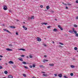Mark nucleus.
Listing matches in <instances>:
<instances>
[{"instance_id":"f257e3e1","label":"nucleus","mask_w":78,"mask_h":78,"mask_svg":"<svg viewBox=\"0 0 78 78\" xmlns=\"http://www.w3.org/2000/svg\"><path fill=\"white\" fill-rule=\"evenodd\" d=\"M3 6L4 7L3 9L4 10H5V11L7 10V9H8V8L7 7V6H6L5 5Z\"/></svg>"},{"instance_id":"f03ea898","label":"nucleus","mask_w":78,"mask_h":78,"mask_svg":"<svg viewBox=\"0 0 78 78\" xmlns=\"http://www.w3.org/2000/svg\"><path fill=\"white\" fill-rule=\"evenodd\" d=\"M37 39L39 42H41V39L40 37H38L37 38Z\"/></svg>"},{"instance_id":"7ed1b4c3","label":"nucleus","mask_w":78,"mask_h":78,"mask_svg":"<svg viewBox=\"0 0 78 78\" xmlns=\"http://www.w3.org/2000/svg\"><path fill=\"white\" fill-rule=\"evenodd\" d=\"M3 30L5 31H6L7 32H8L9 33H11V32L9 31L8 30H7L6 29H4Z\"/></svg>"},{"instance_id":"20e7f679","label":"nucleus","mask_w":78,"mask_h":78,"mask_svg":"<svg viewBox=\"0 0 78 78\" xmlns=\"http://www.w3.org/2000/svg\"><path fill=\"white\" fill-rule=\"evenodd\" d=\"M58 28H60L61 30H63V29L62 28V27H61V26L60 25H58Z\"/></svg>"},{"instance_id":"39448f33","label":"nucleus","mask_w":78,"mask_h":78,"mask_svg":"<svg viewBox=\"0 0 78 78\" xmlns=\"http://www.w3.org/2000/svg\"><path fill=\"white\" fill-rule=\"evenodd\" d=\"M6 50H7V51H12V50L11 49H10L9 48H6Z\"/></svg>"},{"instance_id":"423d86ee","label":"nucleus","mask_w":78,"mask_h":78,"mask_svg":"<svg viewBox=\"0 0 78 78\" xmlns=\"http://www.w3.org/2000/svg\"><path fill=\"white\" fill-rule=\"evenodd\" d=\"M62 74H60L58 75V77L60 78H61L62 77Z\"/></svg>"},{"instance_id":"0eeeda50","label":"nucleus","mask_w":78,"mask_h":78,"mask_svg":"<svg viewBox=\"0 0 78 78\" xmlns=\"http://www.w3.org/2000/svg\"><path fill=\"white\" fill-rule=\"evenodd\" d=\"M8 78H13V77H12V76L11 75H9L8 76Z\"/></svg>"},{"instance_id":"6e6552de","label":"nucleus","mask_w":78,"mask_h":78,"mask_svg":"<svg viewBox=\"0 0 78 78\" xmlns=\"http://www.w3.org/2000/svg\"><path fill=\"white\" fill-rule=\"evenodd\" d=\"M23 28L24 30H27V28L26 27H25L24 26H23Z\"/></svg>"},{"instance_id":"1a4fd4ad","label":"nucleus","mask_w":78,"mask_h":78,"mask_svg":"<svg viewBox=\"0 0 78 78\" xmlns=\"http://www.w3.org/2000/svg\"><path fill=\"white\" fill-rule=\"evenodd\" d=\"M18 59L20 61H23V59H22V58H18Z\"/></svg>"},{"instance_id":"9d476101","label":"nucleus","mask_w":78,"mask_h":78,"mask_svg":"<svg viewBox=\"0 0 78 78\" xmlns=\"http://www.w3.org/2000/svg\"><path fill=\"white\" fill-rule=\"evenodd\" d=\"M69 33H70L71 34H73V31L71 30H69Z\"/></svg>"},{"instance_id":"9b49d317","label":"nucleus","mask_w":78,"mask_h":78,"mask_svg":"<svg viewBox=\"0 0 78 78\" xmlns=\"http://www.w3.org/2000/svg\"><path fill=\"white\" fill-rule=\"evenodd\" d=\"M19 50H23V51H25V49H19Z\"/></svg>"},{"instance_id":"f8f14e48","label":"nucleus","mask_w":78,"mask_h":78,"mask_svg":"<svg viewBox=\"0 0 78 78\" xmlns=\"http://www.w3.org/2000/svg\"><path fill=\"white\" fill-rule=\"evenodd\" d=\"M9 64H14V63L12 61H10L9 62Z\"/></svg>"},{"instance_id":"ddd939ff","label":"nucleus","mask_w":78,"mask_h":78,"mask_svg":"<svg viewBox=\"0 0 78 78\" xmlns=\"http://www.w3.org/2000/svg\"><path fill=\"white\" fill-rule=\"evenodd\" d=\"M10 28H15L16 27L14 26H10Z\"/></svg>"},{"instance_id":"4468645a","label":"nucleus","mask_w":78,"mask_h":78,"mask_svg":"<svg viewBox=\"0 0 78 78\" xmlns=\"http://www.w3.org/2000/svg\"><path fill=\"white\" fill-rule=\"evenodd\" d=\"M30 18L31 19H34V16H32Z\"/></svg>"},{"instance_id":"2eb2a0df","label":"nucleus","mask_w":78,"mask_h":78,"mask_svg":"<svg viewBox=\"0 0 78 78\" xmlns=\"http://www.w3.org/2000/svg\"><path fill=\"white\" fill-rule=\"evenodd\" d=\"M49 65L50 66H54V64H49Z\"/></svg>"},{"instance_id":"dca6fc26","label":"nucleus","mask_w":78,"mask_h":78,"mask_svg":"<svg viewBox=\"0 0 78 78\" xmlns=\"http://www.w3.org/2000/svg\"><path fill=\"white\" fill-rule=\"evenodd\" d=\"M53 31H58V30H57V29H53Z\"/></svg>"},{"instance_id":"f3484780","label":"nucleus","mask_w":78,"mask_h":78,"mask_svg":"<svg viewBox=\"0 0 78 78\" xmlns=\"http://www.w3.org/2000/svg\"><path fill=\"white\" fill-rule=\"evenodd\" d=\"M22 63L23 64H27V63L26 62H22Z\"/></svg>"},{"instance_id":"a211bd4d","label":"nucleus","mask_w":78,"mask_h":78,"mask_svg":"<svg viewBox=\"0 0 78 78\" xmlns=\"http://www.w3.org/2000/svg\"><path fill=\"white\" fill-rule=\"evenodd\" d=\"M39 66L41 68H44V66H43L42 65H39Z\"/></svg>"},{"instance_id":"6ab92c4d","label":"nucleus","mask_w":78,"mask_h":78,"mask_svg":"<svg viewBox=\"0 0 78 78\" xmlns=\"http://www.w3.org/2000/svg\"><path fill=\"white\" fill-rule=\"evenodd\" d=\"M43 76H48V75H47V74H43Z\"/></svg>"},{"instance_id":"aec40b11","label":"nucleus","mask_w":78,"mask_h":78,"mask_svg":"<svg viewBox=\"0 0 78 78\" xmlns=\"http://www.w3.org/2000/svg\"><path fill=\"white\" fill-rule=\"evenodd\" d=\"M71 68H74L75 66L73 65H71Z\"/></svg>"},{"instance_id":"412c9836","label":"nucleus","mask_w":78,"mask_h":78,"mask_svg":"<svg viewBox=\"0 0 78 78\" xmlns=\"http://www.w3.org/2000/svg\"><path fill=\"white\" fill-rule=\"evenodd\" d=\"M4 73H5V74H7V73H8V71H4Z\"/></svg>"},{"instance_id":"4be33fe9","label":"nucleus","mask_w":78,"mask_h":78,"mask_svg":"<svg viewBox=\"0 0 78 78\" xmlns=\"http://www.w3.org/2000/svg\"><path fill=\"white\" fill-rule=\"evenodd\" d=\"M50 7H49V6H47L46 7V9H48Z\"/></svg>"},{"instance_id":"5701e85b","label":"nucleus","mask_w":78,"mask_h":78,"mask_svg":"<svg viewBox=\"0 0 78 78\" xmlns=\"http://www.w3.org/2000/svg\"><path fill=\"white\" fill-rule=\"evenodd\" d=\"M77 49L78 48H77V47H75L74 48V50H77Z\"/></svg>"},{"instance_id":"b1692460","label":"nucleus","mask_w":78,"mask_h":78,"mask_svg":"<svg viewBox=\"0 0 78 78\" xmlns=\"http://www.w3.org/2000/svg\"><path fill=\"white\" fill-rule=\"evenodd\" d=\"M74 27H78V26L76 24L74 25Z\"/></svg>"},{"instance_id":"393cba45","label":"nucleus","mask_w":78,"mask_h":78,"mask_svg":"<svg viewBox=\"0 0 78 78\" xmlns=\"http://www.w3.org/2000/svg\"><path fill=\"white\" fill-rule=\"evenodd\" d=\"M23 76H24V77H26V76H27V75H26V74H23Z\"/></svg>"},{"instance_id":"a878e982","label":"nucleus","mask_w":78,"mask_h":78,"mask_svg":"<svg viewBox=\"0 0 78 78\" xmlns=\"http://www.w3.org/2000/svg\"><path fill=\"white\" fill-rule=\"evenodd\" d=\"M73 31V32L75 31V29H74V28H73V31Z\"/></svg>"},{"instance_id":"bb28decb","label":"nucleus","mask_w":78,"mask_h":78,"mask_svg":"<svg viewBox=\"0 0 78 78\" xmlns=\"http://www.w3.org/2000/svg\"><path fill=\"white\" fill-rule=\"evenodd\" d=\"M50 12H51V13H53V12H54L53 11L51 10L50 11Z\"/></svg>"},{"instance_id":"cd10ccee","label":"nucleus","mask_w":78,"mask_h":78,"mask_svg":"<svg viewBox=\"0 0 78 78\" xmlns=\"http://www.w3.org/2000/svg\"><path fill=\"white\" fill-rule=\"evenodd\" d=\"M23 67H24V68H25V69H28V67L26 66H24Z\"/></svg>"},{"instance_id":"c85d7f7f","label":"nucleus","mask_w":78,"mask_h":78,"mask_svg":"<svg viewBox=\"0 0 78 78\" xmlns=\"http://www.w3.org/2000/svg\"><path fill=\"white\" fill-rule=\"evenodd\" d=\"M9 46H10V47H12V44H10L9 45Z\"/></svg>"},{"instance_id":"c756f323","label":"nucleus","mask_w":78,"mask_h":78,"mask_svg":"<svg viewBox=\"0 0 78 78\" xmlns=\"http://www.w3.org/2000/svg\"><path fill=\"white\" fill-rule=\"evenodd\" d=\"M74 32L75 34H76L77 33V31H74Z\"/></svg>"},{"instance_id":"7c9ffc66","label":"nucleus","mask_w":78,"mask_h":78,"mask_svg":"<svg viewBox=\"0 0 78 78\" xmlns=\"http://www.w3.org/2000/svg\"><path fill=\"white\" fill-rule=\"evenodd\" d=\"M71 76H73V73H71L70 74Z\"/></svg>"},{"instance_id":"2f4dec72","label":"nucleus","mask_w":78,"mask_h":78,"mask_svg":"<svg viewBox=\"0 0 78 78\" xmlns=\"http://www.w3.org/2000/svg\"><path fill=\"white\" fill-rule=\"evenodd\" d=\"M62 4H64V5H67V4H66V3H64V2H62Z\"/></svg>"},{"instance_id":"473e14b6","label":"nucleus","mask_w":78,"mask_h":78,"mask_svg":"<svg viewBox=\"0 0 78 78\" xmlns=\"http://www.w3.org/2000/svg\"><path fill=\"white\" fill-rule=\"evenodd\" d=\"M43 62H45V61H46V60L45 59H44L43 61Z\"/></svg>"},{"instance_id":"72a5a7b5","label":"nucleus","mask_w":78,"mask_h":78,"mask_svg":"<svg viewBox=\"0 0 78 78\" xmlns=\"http://www.w3.org/2000/svg\"><path fill=\"white\" fill-rule=\"evenodd\" d=\"M30 58H32V55H30Z\"/></svg>"},{"instance_id":"f704fd0d","label":"nucleus","mask_w":78,"mask_h":78,"mask_svg":"<svg viewBox=\"0 0 78 78\" xmlns=\"http://www.w3.org/2000/svg\"><path fill=\"white\" fill-rule=\"evenodd\" d=\"M59 44H61V45H64V44L62 43H61V42L59 43Z\"/></svg>"},{"instance_id":"c9c22d12","label":"nucleus","mask_w":78,"mask_h":78,"mask_svg":"<svg viewBox=\"0 0 78 78\" xmlns=\"http://www.w3.org/2000/svg\"><path fill=\"white\" fill-rule=\"evenodd\" d=\"M30 68H32L33 67V66L30 65Z\"/></svg>"},{"instance_id":"e433bc0d","label":"nucleus","mask_w":78,"mask_h":78,"mask_svg":"<svg viewBox=\"0 0 78 78\" xmlns=\"http://www.w3.org/2000/svg\"><path fill=\"white\" fill-rule=\"evenodd\" d=\"M54 75H55V76H57V74H54Z\"/></svg>"},{"instance_id":"4c0bfd02","label":"nucleus","mask_w":78,"mask_h":78,"mask_svg":"<svg viewBox=\"0 0 78 78\" xmlns=\"http://www.w3.org/2000/svg\"><path fill=\"white\" fill-rule=\"evenodd\" d=\"M75 36L78 37V34H76Z\"/></svg>"},{"instance_id":"58836bf2","label":"nucleus","mask_w":78,"mask_h":78,"mask_svg":"<svg viewBox=\"0 0 78 78\" xmlns=\"http://www.w3.org/2000/svg\"><path fill=\"white\" fill-rule=\"evenodd\" d=\"M3 68V67H2V66H0V69H2Z\"/></svg>"},{"instance_id":"ea45409f","label":"nucleus","mask_w":78,"mask_h":78,"mask_svg":"<svg viewBox=\"0 0 78 78\" xmlns=\"http://www.w3.org/2000/svg\"><path fill=\"white\" fill-rule=\"evenodd\" d=\"M21 56V57H24L25 56V55H22Z\"/></svg>"},{"instance_id":"a19ab883","label":"nucleus","mask_w":78,"mask_h":78,"mask_svg":"<svg viewBox=\"0 0 78 78\" xmlns=\"http://www.w3.org/2000/svg\"><path fill=\"white\" fill-rule=\"evenodd\" d=\"M41 73H45V72H43V71H41Z\"/></svg>"},{"instance_id":"79ce46f5","label":"nucleus","mask_w":78,"mask_h":78,"mask_svg":"<svg viewBox=\"0 0 78 78\" xmlns=\"http://www.w3.org/2000/svg\"><path fill=\"white\" fill-rule=\"evenodd\" d=\"M43 45L44 46V47H45V46H47V45L45 44H43Z\"/></svg>"},{"instance_id":"37998d69","label":"nucleus","mask_w":78,"mask_h":78,"mask_svg":"<svg viewBox=\"0 0 78 78\" xmlns=\"http://www.w3.org/2000/svg\"><path fill=\"white\" fill-rule=\"evenodd\" d=\"M40 7H41V8H43V5H40Z\"/></svg>"},{"instance_id":"c03bdc74","label":"nucleus","mask_w":78,"mask_h":78,"mask_svg":"<svg viewBox=\"0 0 78 78\" xmlns=\"http://www.w3.org/2000/svg\"><path fill=\"white\" fill-rule=\"evenodd\" d=\"M9 12H12V11H11V10H9Z\"/></svg>"},{"instance_id":"a18cd8bd","label":"nucleus","mask_w":78,"mask_h":78,"mask_svg":"<svg viewBox=\"0 0 78 78\" xmlns=\"http://www.w3.org/2000/svg\"><path fill=\"white\" fill-rule=\"evenodd\" d=\"M44 25H47L48 23H44Z\"/></svg>"},{"instance_id":"49530a36","label":"nucleus","mask_w":78,"mask_h":78,"mask_svg":"<svg viewBox=\"0 0 78 78\" xmlns=\"http://www.w3.org/2000/svg\"><path fill=\"white\" fill-rule=\"evenodd\" d=\"M76 19H77V20H78V16H76Z\"/></svg>"},{"instance_id":"de8ad7c7","label":"nucleus","mask_w":78,"mask_h":78,"mask_svg":"<svg viewBox=\"0 0 78 78\" xmlns=\"http://www.w3.org/2000/svg\"><path fill=\"white\" fill-rule=\"evenodd\" d=\"M76 2L77 3H78V0H76Z\"/></svg>"},{"instance_id":"09e8293b","label":"nucleus","mask_w":78,"mask_h":78,"mask_svg":"<svg viewBox=\"0 0 78 78\" xmlns=\"http://www.w3.org/2000/svg\"><path fill=\"white\" fill-rule=\"evenodd\" d=\"M16 35H19V34H18V33L17 32H16Z\"/></svg>"},{"instance_id":"8fccbe9b","label":"nucleus","mask_w":78,"mask_h":78,"mask_svg":"<svg viewBox=\"0 0 78 78\" xmlns=\"http://www.w3.org/2000/svg\"><path fill=\"white\" fill-rule=\"evenodd\" d=\"M2 57H3V56L0 55V58H2Z\"/></svg>"},{"instance_id":"3c124183","label":"nucleus","mask_w":78,"mask_h":78,"mask_svg":"<svg viewBox=\"0 0 78 78\" xmlns=\"http://www.w3.org/2000/svg\"><path fill=\"white\" fill-rule=\"evenodd\" d=\"M47 55H44V57L45 58H46V57H47Z\"/></svg>"},{"instance_id":"603ef678","label":"nucleus","mask_w":78,"mask_h":78,"mask_svg":"<svg viewBox=\"0 0 78 78\" xmlns=\"http://www.w3.org/2000/svg\"><path fill=\"white\" fill-rule=\"evenodd\" d=\"M50 28V26H48V27H47V28Z\"/></svg>"},{"instance_id":"864d4df0","label":"nucleus","mask_w":78,"mask_h":78,"mask_svg":"<svg viewBox=\"0 0 78 78\" xmlns=\"http://www.w3.org/2000/svg\"><path fill=\"white\" fill-rule=\"evenodd\" d=\"M35 67V65H33V67Z\"/></svg>"},{"instance_id":"5fc2aeb1","label":"nucleus","mask_w":78,"mask_h":78,"mask_svg":"<svg viewBox=\"0 0 78 78\" xmlns=\"http://www.w3.org/2000/svg\"><path fill=\"white\" fill-rule=\"evenodd\" d=\"M30 18H31V17H29L28 18V20H29V19H31Z\"/></svg>"},{"instance_id":"6e6d98bb","label":"nucleus","mask_w":78,"mask_h":78,"mask_svg":"<svg viewBox=\"0 0 78 78\" xmlns=\"http://www.w3.org/2000/svg\"><path fill=\"white\" fill-rule=\"evenodd\" d=\"M41 24H42V25H44V23H41Z\"/></svg>"},{"instance_id":"4d7b16f0","label":"nucleus","mask_w":78,"mask_h":78,"mask_svg":"<svg viewBox=\"0 0 78 78\" xmlns=\"http://www.w3.org/2000/svg\"><path fill=\"white\" fill-rule=\"evenodd\" d=\"M5 26V24H2V27H4Z\"/></svg>"},{"instance_id":"13d9d810","label":"nucleus","mask_w":78,"mask_h":78,"mask_svg":"<svg viewBox=\"0 0 78 78\" xmlns=\"http://www.w3.org/2000/svg\"><path fill=\"white\" fill-rule=\"evenodd\" d=\"M68 9V7H67L66 6V9Z\"/></svg>"},{"instance_id":"bf43d9fd","label":"nucleus","mask_w":78,"mask_h":78,"mask_svg":"<svg viewBox=\"0 0 78 78\" xmlns=\"http://www.w3.org/2000/svg\"><path fill=\"white\" fill-rule=\"evenodd\" d=\"M5 65H8V63H5Z\"/></svg>"},{"instance_id":"052dcab7","label":"nucleus","mask_w":78,"mask_h":78,"mask_svg":"<svg viewBox=\"0 0 78 78\" xmlns=\"http://www.w3.org/2000/svg\"><path fill=\"white\" fill-rule=\"evenodd\" d=\"M46 61H48V60H46Z\"/></svg>"},{"instance_id":"680f3d73","label":"nucleus","mask_w":78,"mask_h":78,"mask_svg":"<svg viewBox=\"0 0 78 78\" xmlns=\"http://www.w3.org/2000/svg\"><path fill=\"white\" fill-rule=\"evenodd\" d=\"M52 42L53 44H55V42H54V41H52Z\"/></svg>"},{"instance_id":"e2e57ef3","label":"nucleus","mask_w":78,"mask_h":78,"mask_svg":"<svg viewBox=\"0 0 78 78\" xmlns=\"http://www.w3.org/2000/svg\"><path fill=\"white\" fill-rule=\"evenodd\" d=\"M67 5H71L69 4H68Z\"/></svg>"},{"instance_id":"0e129e2a","label":"nucleus","mask_w":78,"mask_h":78,"mask_svg":"<svg viewBox=\"0 0 78 78\" xmlns=\"http://www.w3.org/2000/svg\"><path fill=\"white\" fill-rule=\"evenodd\" d=\"M32 78H36V77H33Z\"/></svg>"},{"instance_id":"69168bd1","label":"nucleus","mask_w":78,"mask_h":78,"mask_svg":"<svg viewBox=\"0 0 78 78\" xmlns=\"http://www.w3.org/2000/svg\"><path fill=\"white\" fill-rule=\"evenodd\" d=\"M17 20V21H18V22H19V20Z\"/></svg>"},{"instance_id":"338daca9","label":"nucleus","mask_w":78,"mask_h":78,"mask_svg":"<svg viewBox=\"0 0 78 78\" xmlns=\"http://www.w3.org/2000/svg\"><path fill=\"white\" fill-rule=\"evenodd\" d=\"M23 23L25 24V22H23Z\"/></svg>"},{"instance_id":"774afa93","label":"nucleus","mask_w":78,"mask_h":78,"mask_svg":"<svg viewBox=\"0 0 78 78\" xmlns=\"http://www.w3.org/2000/svg\"><path fill=\"white\" fill-rule=\"evenodd\" d=\"M2 78H6L5 77H3Z\"/></svg>"}]
</instances>
